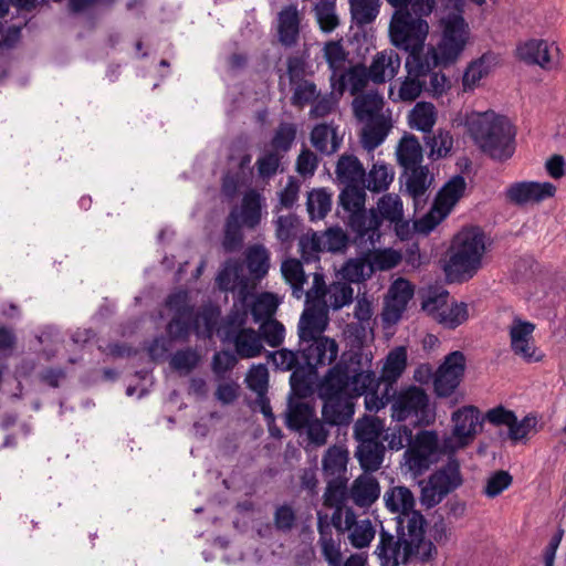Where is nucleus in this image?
Masks as SVG:
<instances>
[{
	"label": "nucleus",
	"mask_w": 566,
	"mask_h": 566,
	"mask_svg": "<svg viewBox=\"0 0 566 566\" xmlns=\"http://www.w3.org/2000/svg\"><path fill=\"white\" fill-rule=\"evenodd\" d=\"M306 207L312 220L323 219L331 211L332 196L323 188L312 190L307 196Z\"/></svg>",
	"instance_id": "51"
},
{
	"label": "nucleus",
	"mask_w": 566,
	"mask_h": 566,
	"mask_svg": "<svg viewBox=\"0 0 566 566\" xmlns=\"http://www.w3.org/2000/svg\"><path fill=\"white\" fill-rule=\"evenodd\" d=\"M406 365L407 352L405 347H398L388 354L380 376L386 387L391 389V385L401 376Z\"/></svg>",
	"instance_id": "38"
},
{
	"label": "nucleus",
	"mask_w": 566,
	"mask_h": 566,
	"mask_svg": "<svg viewBox=\"0 0 566 566\" xmlns=\"http://www.w3.org/2000/svg\"><path fill=\"white\" fill-rule=\"evenodd\" d=\"M354 317L358 322L350 325L352 329L357 337H365L367 328L371 329L373 317L371 303L366 297L357 300Z\"/></svg>",
	"instance_id": "59"
},
{
	"label": "nucleus",
	"mask_w": 566,
	"mask_h": 566,
	"mask_svg": "<svg viewBox=\"0 0 566 566\" xmlns=\"http://www.w3.org/2000/svg\"><path fill=\"white\" fill-rule=\"evenodd\" d=\"M452 421L454 422L453 437L457 441L446 438L442 443L444 453H454L458 449L467 447L483 427L481 412L474 406H467L453 412Z\"/></svg>",
	"instance_id": "9"
},
{
	"label": "nucleus",
	"mask_w": 566,
	"mask_h": 566,
	"mask_svg": "<svg viewBox=\"0 0 566 566\" xmlns=\"http://www.w3.org/2000/svg\"><path fill=\"white\" fill-rule=\"evenodd\" d=\"M462 483L460 463L454 457H449L448 462L434 471L421 488V505L427 509L438 505L448 494L461 486Z\"/></svg>",
	"instance_id": "7"
},
{
	"label": "nucleus",
	"mask_w": 566,
	"mask_h": 566,
	"mask_svg": "<svg viewBox=\"0 0 566 566\" xmlns=\"http://www.w3.org/2000/svg\"><path fill=\"white\" fill-rule=\"evenodd\" d=\"M521 61L527 64H537L543 69H551L552 62L549 56L548 44L543 40H531L516 50Z\"/></svg>",
	"instance_id": "32"
},
{
	"label": "nucleus",
	"mask_w": 566,
	"mask_h": 566,
	"mask_svg": "<svg viewBox=\"0 0 566 566\" xmlns=\"http://www.w3.org/2000/svg\"><path fill=\"white\" fill-rule=\"evenodd\" d=\"M385 424L378 417L364 416L354 426V437L358 444L381 441Z\"/></svg>",
	"instance_id": "37"
},
{
	"label": "nucleus",
	"mask_w": 566,
	"mask_h": 566,
	"mask_svg": "<svg viewBox=\"0 0 566 566\" xmlns=\"http://www.w3.org/2000/svg\"><path fill=\"white\" fill-rule=\"evenodd\" d=\"M397 160L403 169L420 166L422 163V147L415 135H405L397 147Z\"/></svg>",
	"instance_id": "34"
},
{
	"label": "nucleus",
	"mask_w": 566,
	"mask_h": 566,
	"mask_svg": "<svg viewBox=\"0 0 566 566\" xmlns=\"http://www.w3.org/2000/svg\"><path fill=\"white\" fill-rule=\"evenodd\" d=\"M556 187L552 182L521 181L512 184L506 190V199L516 205L538 203L555 196Z\"/></svg>",
	"instance_id": "13"
},
{
	"label": "nucleus",
	"mask_w": 566,
	"mask_h": 566,
	"mask_svg": "<svg viewBox=\"0 0 566 566\" xmlns=\"http://www.w3.org/2000/svg\"><path fill=\"white\" fill-rule=\"evenodd\" d=\"M229 342L233 344L235 354L240 358H253L261 355L264 350L261 336L251 327L239 333Z\"/></svg>",
	"instance_id": "33"
},
{
	"label": "nucleus",
	"mask_w": 566,
	"mask_h": 566,
	"mask_svg": "<svg viewBox=\"0 0 566 566\" xmlns=\"http://www.w3.org/2000/svg\"><path fill=\"white\" fill-rule=\"evenodd\" d=\"M366 120L361 130V145L366 150L373 151L386 139L391 128V123L384 115L373 116Z\"/></svg>",
	"instance_id": "27"
},
{
	"label": "nucleus",
	"mask_w": 566,
	"mask_h": 566,
	"mask_svg": "<svg viewBox=\"0 0 566 566\" xmlns=\"http://www.w3.org/2000/svg\"><path fill=\"white\" fill-rule=\"evenodd\" d=\"M268 360H271L277 369L283 371H293L302 364L301 353L298 349L294 352L287 348H281L276 352L269 353Z\"/></svg>",
	"instance_id": "63"
},
{
	"label": "nucleus",
	"mask_w": 566,
	"mask_h": 566,
	"mask_svg": "<svg viewBox=\"0 0 566 566\" xmlns=\"http://www.w3.org/2000/svg\"><path fill=\"white\" fill-rule=\"evenodd\" d=\"M384 499L388 510L399 513L396 523L401 522L402 525H408L413 514L422 515L421 512L413 509L415 496L407 486L398 485L389 489Z\"/></svg>",
	"instance_id": "18"
},
{
	"label": "nucleus",
	"mask_w": 566,
	"mask_h": 566,
	"mask_svg": "<svg viewBox=\"0 0 566 566\" xmlns=\"http://www.w3.org/2000/svg\"><path fill=\"white\" fill-rule=\"evenodd\" d=\"M390 297L386 301L382 319L387 323L395 324L406 311L408 302L413 295L411 284L403 279H398L394 282L389 290Z\"/></svg>",
	"instance_id": "17"
},
{
	"label": "nucleus",
	"mask_w": 566,
	"mask_h": 566,
	"mask_svg": "<svg viewBox=\"0 0 566 566\" xmlns=\"http://www.w3.org/2000/svg\"><path fill=\"white\" fill-rule=\"evenodd\" d=\"M427 520L423 515L413 514L408 525L396 524V536L381 527L379 543L376 547L381 566H399L407 564L413 556L428 562L437 555L431 541H426Z\"/></svg>",
	"instance_id": "2"
},
{
	"label": "nucleus",
	"mask_w": 566,
	"mask_h": 566,
	"mask_svg": "<svg viewBox=\"0 0 566 566\" xmlns=\"http://www.w3.org/2000/svg\"><path fill=\"white\" fill-rule=\"evenodd\" d=\"M264 197L255 189L248 190L242 198L239 221L243 227L254 230L262 220Z\"/></svg>",
	"instance_id": "26"
},
{
	"label": "nucleus",
	"mask_w": 566,
	"mask_h": 566,
	"mask_svg": "<svg viewBox=\"0 0 566 566\" xmlns=\"http://www.w3.org/2000/svg\"><path fill=\"white\" fill-rule=\"evenodd\" d=\"M302 363L317 369L334 363L338 355V344L327 336L313 337L308 342L298 339Z\"/></svg>",
	"instance_id": "12"
},
{
	"label": "nucleus",
	"mask_w": 566,
	"mask_h": 566,
	"mask_svg": "<svg viewBox=\"0 0 566 566\" xmlns=\"http://www.w3.org/2000/svg\"><path fill=\"white\" fill-rule=\"evenodd\" d=\"M247 266L255 277L266 275L270 268L269 251L261 244L250 247L247 252Z\"/></svg>",
	"instance_id": "50"
},
{
	"label": "nucleus",
	"mask_w": 566,
	"mask_h": 566,
	"mask_svg": "<svg viewBox=\"0 0 566 566\" xmlns=\"http://www.w3.org/2000/svg\"><path fill=\"white\" fill-rule=\"evenodd\" d=\"M279 307L277 297L269 292L260 294L251 305V315L255 323L273 319Z\"/></svg>",
	"instance_id": "48"
},
{
	"label": "nucleus",
	"mask_w": 566,
	"mask_h": 566,
	"mask_svg": "<svg viewBox=\"0 0 566 566\" xmlns=\"http://www.w3.org/2000/svg\"><path fill=\"white\" fill-rule=\"evenodd\" d=\"M413 438L412 430L408 426L397 423L384 431L381 441H386L390 450L398 451L405 447L408 448Z\"/></svg>",
	"instance_id": "53"
},
{
	"label": "nucleus",
	"mask_w": 566,
	"mask_h": 566,
	"mask_svg": "<svg viewBox=\"0 0 566 566\" xmlns=\"http://www.w3.org/2000/svg\"><path fill=\"white\" fill-rule=\"evenodd\" d=\"M469 318L468 304L453 303L450 308H444L439 315L438 323L449 329H454Z\"/></svg>",
	"instance_id": "61"
},
{
	"label": "nucleus",
	"mask_w": 566,
	"mask_h": 566,
	"mask_svg": "<svg viewBox=\"0 0 566 566\" xmlns=\"http://www.w3.org/2000/svg\"><path fill=\"white\" fill-rule=\"evenodd\" d=\"M298 247L301 258L307 263L317 260V253L325 251L322 234L312 230L300 237Z\"/></svg>",
	"instance_id": "56"
},
{
	"label": "nucleus",
	"mask_w": 566,
	"mask_h": 566,
	"mask_svg": "<svg viewBox=\"0 0 566 566\" xmlns=\"http://www.w3.org/2000/svg\"><path fill=\"white\" fill-rule=\"evenodd\" d=\"M242 223L239 221L237 210H231L224 224L222 248L224 252L232 253L241 250L243 245Z\"/></svg>",
	"instance_id": "39"
},
{
	"label": "nucleus",
	"mask_w": 566,
	"mask_h": 566,
	"mask_svg": "<svg viewBox=\"0 0 566 566\" xmlns=\"http://www.w3.org/2000/svg\"><path fill=\"white\" fill-rule=\"evenodd\" d=\"M315 368L302 363L290 376L291 391L289 396L295 398H307L313 394V378L316 376Z\"/></svg>",
	"instance_id": "36"
},
{
	"label": "nucleus",
	"mask_w": 566,
	"mask_h": 566,
	"mask_svg": "<svg viewBox=\"0 0 566 566\" xmlns=\"http://www.w3.org/2000/svg\"><path fill=\"white\" fill-rule=\"evenodd\" d=\"M249 312L248 310L242 307H233L222 319L221 332L223 334L224 339L230 340L239 333L243 332L248 327H245L248 323Z\"/></svg>",
	"instance_id": "45"
},
{
	"label": "nucleus",
	"mask_w": 566,
	"mask_h": 566,
	"mask_svg": "<svg viewBox=\"0 0 566 566\" xmlns=\"http://www.w3.org/2000/svg\"><path fill=\"white\" fill-rule=\"evenodd\" d=\"M258 333L261 336V342L264 340L271 347H279L284 342L285 327L275 318L266 319L260 324Z\"/></svg>",
	"instance_id": "60"
},
{
	"label": "nucleus",
	"mask_w": 566,
	"mask_h": 566,
	"mask_svg": "<svg viewBox=\"0 0 566 566\" xmlns=\"http://www.w3.org/2000/svg\"><path fill=\"white\" fill-rule=\"evenodd\" d=\"M315 17L323 32H332L339 24L334 0H322L315 4Z\"/></svg>",
	"instance_id": "57"
},
{
	"label": "nucleus",
	"mask_w": 566,
	"mask_h": 566,
	"mask_svg": "<svg viewBox=\"0 0 566 566\" xmlns=\"http://www.w3.org/2000/svg\"><path fill=\"white\" fill-rule=\"evenodd\" d=\"M348 452L339 446L329 447L322 459L325 479L347 478Z\"/></svg>",
	"instance_id": "30"
},
{
	"label": "nucleus",
	"mask_w": 566,
	"mask_h": 566,
	"mask_svg": "<svg viewBox=\"0 0 566 566\" xmlns=\"http://www.w3.org/2000/svg\"><path fill=\"white\" fill-rule=\"evenodd\" d=\"M377 212L380 219H387L398 226L402 221V201L398 195L387 193L378 200Z\"/></svg>",
	"instance_id": "52"
},
{
	"label": "nucleus",
	"mask_w": 566,
	"mask_h": 566,
	"mask_svg": "<svg viewBox=\"0 0 566 566\" xmlns=\"http://www.w3.org/2000/svg\"><path fill=\"white\" fill-rule=\"evenodd\" d=\"M400 67V57L394 50L378 52L369 67L371 82L382 84L386 80L392 78Z\"/></svg>",
	"instance_id": "25"
},
{
	"label": "nucleus",
	"mask_w": 566,
	"mask_h": 566,
	"mask_svg": "<svg viewBox=\"0 0 566 566\" xmlns=\"http://www.w3.org/2000/svg\"><path fill=\"white\" fill-rule=\"evenodd\" d=\"M317 531L319 534L318 544L322 556L327 562V565L342 566L343 555L340 552V544L334 541L329 524L323 522L321 515L318 516Z\"/></svg>",
	"instance_id": "31"
},
{
	"label": "nucleus",
	"mask_w": 566,
	"mask_h": 566,
	"mask_svg": "<svg viewBox=\"0 0 566 566\" xmlns=\"http://www.w3.org/2000/svg\"><path fill=\"white\" fill-rule=\"evenodd\" d=\"M335 174L338 181L345 186L365 184V168L360 160L354 155H342L338 158Z\"/></svg>",
	"instance_id": "28"
},
{
	"label": "nucleus",
	"mask_w": 566,
	"mask_h": 566,
	"mask_svg": "<svg viewBox=\"0 0 566 566\" xmlns=\"http://www.w3.org/2000/svg\"><path fill=\"white\" fill-rule=\"evenodd\" d=\"M440 452L444 453L439 446L438 433L420 430L405 451V464L415 476L422 475L437 462Z\"/></svg>",
	"instance_id": "8"
},
{
	"label": "nucleus",
	"mask_w": 566,
	"mask_h": 566,
	"mask_svg": "<svg viewBox=\"0 0 566 566\" xmlns=\"http://www.w3.org/2000/svg\"><path fill=\"white\" fill-rule=\"evenodd\" d=\"M429 14H415L411 9L396 10L392 14L389 35L391 43L408 52L406 69L408 74L424 76L433 66L447 67L453 64L463 52L469 28L462 15L453 14L444 23L443 34L437 46L422 55L429 24L423 19Z\"/></svg>",
	"instance_id": "1"
},
{
	"label": "nucleus",
	"mask_w": 566,
	"mask_h": 566,
	"mask_svg": "<svg viewBox=\"0 0 566 566\" xmlns=\"http://www.w3.org/2000/svg\"><path fill=\"white\" fill-rule=\"evenodd\" d=\"M276 36L285 49L295 48L301 39V15L295 3L285 6L276 17Z\"/></svg>",
	"instance_id": "16"
},
{
	"label": "nucleus",
	"mask_w": 566,
	"mask_h": 566,
	"mask_svg": "<svg viewBox=\"0 0 566 566\" xmlns=\"http://www.w3.org/2000/svg\"><path fill=\"white\" fill-rule=\"evenodd\" d=\"M276 239L287 247L291 245L293 240L297 237L301 227V219L290 213L286 216H279L274 221Z\"/></svg>",
	"instance_id": "47"
},
{
	"label": "nucleus",
	"mask_w": 566,
	"mask_h": 566,
	"mask_svg": "<svg viewBox=\"0 0 566 566\" xmlns=\"http://www.w3.org/2000/svg\"><path fill=\"white\" fill-rule=\"evenodd\" d=\"M319 95L316 84L305 80L293 85V95L291 104L295 107H304L306 104L314 102Z\"/></svg>",
	"instance_id": "64"
},
{
	"label": "nucleus",
	"mask_w": 566,
	"mask_h": 566,
	"mask_svg": "<svg viewBox=\"0 0 566 566\" xmlns=\"http://www.w3.org/2000/svg\"><path fill=\"white\" fill-rule=\"evenodd\" d=\"M380 486L376 478L360 474L349 489V497L359 507L371 506L379 497Z\"/></svg>",
	"instance_id": "24"
},
{
	"label": "nucleus",
	"mask_w": 566,
	"mask_h": 566,
	"mask_svg": "<svg viewBox=\"0 0 566 566\" xmlns=\"http://www.w3.org/2000/svg\"><path fill=\"white\" fill-rule=\"evenodd\" d=\"M304 398L287 397L285 410V426L293 431L301 432L316 416L312 403L303 401Z\"/></svg>",
	"instance_id": "21"
},
{
	"label": "nucleus",
	"mask_w": 566,
	"mask_h": 566,
	"mask_svg": "<svg viewBox=\"0 0 566 566\" xmlns=\"http://www.w3.org/2000/svg\"><path fill=\"white\" fill-rule=\"evenodd\" d=\"M381 379L376 377L373 370H354L349 380V392L353 398L365 395L374 389H379Z\"/></svg>",
	"instance_id": "44"
},
{
	"label": "nucleus",
	"mask_w": 566,
	"mask_h": 566,
	"mask_svg": "<svg viewBox=\"0 0 566 566\" xmlns=\"http://www.w3.org/2000/svg\"><path fill=\"white\" fill-rule=\"evenodd\" d=\"M423 142L430 149L428 156L431 159L447 157L453 146V137L448 130L439 129L437 133L424 135Z\"/></svg>",
	"instance_id": "42"
},
{
	"label": "nucleus",
	"mask_w": 566,
	"mask_h": 566,
	"mask_svg": "<svg viewBox=\"0 0 566 566\" xmlns=\"http://www.w3.org/2000/svg\"><path fill=\"white\" fill-rule=\"evenodd\" d=\"M328 325L327 313L323 308H305L298 321V339L308 342L313 337L324 336Z\"/></svg>",
	"instance_id": "20"
},
{
	"label": "nucleus",
	"mask_w": 566,
	"mask_h": 566,
	"mask_svg": "<svg viewBox=\"0 0 566 566\" xmlns=\"http://www.w3.org/2000/svg\"><path fill=\"white\" fill-rule=\"evenodd\" d=\"M353 107L359 120L369 119L373 116L380 115L382 98L377 93L363 94L354 99Z\"/></svg>",
	"instance_id": "49"
},
{
	"label": "nucleus",
	"mask_w": 566,
	"mask_h": 566,
	"mask_svg": "<svg viewBox=\"0 0 566 566\" xmlns=\"http://www.w3.org/2000/svg\"><path fill=\"white\" fill-rule=\"evenodd\" d=\"M352 20L358 27H365L375 21L379 13V0H348Z\"/></svg>",
	"instance_id": "41"
},
{
	"label": "nucleus",
	"mask_w": 566,
	"mask_h": 566,
	"mask_svg": "<svg viewBox=\"0 0 566 566\" xmlns=\"http://www.w3.org/2000/svg\"><path fill=\"white\" fill-rule=\"evenodd\" d=\"M485 252L484 234L478 229L459 232L451 247V255L446 271L465 279L472 277L481 268Z\"/></svg>",
	"instance_id": "5"
},
{
	"label": "nucleus",
	"mask_w": 566,
	"mask_h": 566,
	"mask_svg": "<svg viewBox=\"0 0 566 566\" xmlns=\"http://www.w3.org/2000/svg\"><path fill=\"white\" fill-rule=\"evenodd\" d=\"M327 485L324 493V505L327 507L344 506L349 497L347 488L348 478L326 479Z\"/></svg>",
	"instance_id": "46"
},
{
	"label": "nucleus",
	"mask_w": 566,
	"mask_h": 566,
	"mask_svg": "<svg viewBox=\"0 0 566 566\" xmlns=\"http://www.w3.org/2000/svg\"><path fill=\"white\" fill-rule=\"evenodd\" d=\"M405 176L406 193L413 199L416 205L420 201H424V196L434 180L429 168L420 165L410 169H405Z\"/></svg>",
	"instance_id": "23"
},
{
	"label": "nucleus",
	"mask_w": 566,
	"mask_h": 566,
	"mask_svg": "<svg viewBox=\"0 0 566 566\" xmlns=\"http://www.w3.org/2000/svg\"><path fill=\"white\" fill-rule=\"evenodd\" d=\"M349 380L348 365L342 361L335 364L318 384V397L322 400H332L338 397L352 396L349 392Z\"/></svg>",
	"instance_id": "14"
},
{
	"label": "nucleus",
	"mask_w": 566,
	"mask_h": 566,
	"mask_svg": "<svg viewBox=\"0 0 566 566\" xmlns=\"http://www.w3.org/2000/svg\"><path fill=\"white\" fill-rule=\"evenodd\" d=\"M467 182L463 176H453L438 192L434 209L444 218L463 197Z\"/></svg>",
	"instance_id": "22"
},
{
	"label": "nucleus",
	"mask_w": 566,
	"mask_h": 566,
	"mask_svg": "<svg viewBox=\"0 0 566 566\" xmlns=\"http://www.w3.org/2000/svg\"><path fill=\"white\" fill-rule=\"evenodd\" d=\"M364 185L345 186L339 195V206L347 212V224L358 239L368 237L374 241V237H380L379 228L381 219L376 209L366 210V192Z\"/></svg>",
	"instance_id": "4"
},
{
	"label": "nucleus",
	"mask_w": 566,
	"mask_h": 566,
	"mask_svg": "<svg viewBox=\"0 0 566 566\" xmlns=\"http://www.w3.org/2000/svg\"><path fill=\"white\" fill-rule=\"evenodd\" d=\"M220 318L217 306L205 305L200 310H182L174 313L167 324V334L171 340L187 342L191 332L198 337L211 338Z\"/></svg>",
	"instance_id": "6"
},
{
	"label": "nucleus",
	"mask_w": 566,
	"mask_h": 566,
	"mask_svg": "<svg viewBox=\"0 0 566 566\" xmlns=\"http://www.w3.org/2000/svg\"><path fill=\"white\" fill-rule=\"evenodd\" d=\"M465 127L479 149L492 159L504 161L515 151V129L506 116L492 111L471 113Z\"/></svg>",
	"instance_id": "3"
},
{
	"label": "nucleus",
	"mask_w": 566,
	"mask_h": 566,
	"mask_svg": "<svg viewBox=\"0 0 566 566\" xmlns=\"http://www.w3.org/2000/svg\"><path fill=\"white\" fill-rule=\"evenodd\" d=\"M311 143L321 154L332 155L339 149L342 138L338 137L335 127L331 124L322 123L313 127L311 132Z\"/></svg>",
	"instance_id": "29"
},
{
	"label": "nucleus",
	"mask_w": 566,
	"mask_h": 566,
	"mask_svg": "<svg viewBox=\"0 0 566 566\" xmlns=\"http://www.w3.org/2000/svg\"><path fill=\"white\" fill-rule=\"evenodd\" d=\"M394 169L384 163H376L365 177L364 186L371 192L378 193L389 188L394 180Z\"/></svg>",
	"instance_id": "40"
},
{
	"label": "nucleus",
	"mask_w": 566,
	"mask_h": 566,
	"mask_svg": "<svg viewBox=\"0 0 566 566\" xmlns=\"http://www.w3.org/2000/svg\"><path fill=\"white\" fill-rule=\"evenodd\" d=\"M216 283L219 290L224 292H233L238 285L245 286L244 279L240 275L237 264L227 263L218 273Z\"/></svg>",
	"instance_id": "62"
},
{
	"label": "nucleus",
	"mask_w": 566,
	"mask_h": 566,
	"mask_svg": "<svg viewBox=\"0 0 566 566\" xmlns=\"http://www.w3.org/2000/svg\"><path fill=\"white\" fill-rule=\"evenodd\" d=\"M436 124L434 106L430 103H418L411 112L412 127L423 132L426 135L432 133Z\"/></svg>",
	"instance_id": "54"
},
{
	"label": "nucleus",
	"mask_w": 566,
	"mask_h": 566,
	"mask_svg": "<svg viewBox=\"0 0 566 566\" xmlns=\"http://www.w3.org/2000/svg\"><path fill=\"white\" fill-rule=\"evenodd\" d=\"M373 272L374 265L366 256L349 259L340 270L343 279L352 283L365 281Z\"/></svg>",
	"instance_id": "43"
},
{
	"label": "nucleus",
	"mask_w": 566,
	"mask_h": 566,
	"mask_svg": "<svg viewBox=\"0 0 566 566\" xmlns=\"http://www.w3.org/2000/svg\"><path fill=\"white\" fill-rule=\"evenodd\" d=\"M464 370L465 357L462 352L455 350L447 355L443 364L438 368L433 380L437 396H451L460 385Z\"/></svg>",
	"instance_id": "11"
},
{
	"label": "nucleus",
	"mask_w": 566,
	"mask_h": 566,
	"mask_svg": "<svg viewBox=\"0 0 566 566\" xmlns=\"http://www.w3.org/2000/svg\"><path fill=\"white\" fill-rule=\"evenodd\" d=\"M385 450L382 441H374L358 444L355 455L365 472H375L382 464Z\"/></svg>",
	"instance_id": "35"
},
{
	"label": "nucleus",
	"mask_w": 566,
	"mask_h": 566,
	"mask_svg": "<svg viewBox=\"0 0 566 566\" xmlns=\"http://www.w3.org/2000/svg\"><path fill=\"white\" fill-rule=\"evenodd\" d=\"M296 137V126L293 123H281L271 139V147L276 153H287Z\"/></svg>",
	"instance_id": "58"
},
{
	"label": "nucleus",
	"mask_w": 566,
	"mask_h": 566,
	"mask_svg": "<svg viewBox=\"0 0 566 566\" xmlns=\"http://www.w3.org/2000/svg\"><path fill=\"white\" fill-rule=\"evenodd\" d=\"M534 329V324L520 318H515L510 328L511 348L515 355L526 361H539L543 358V355L537 354V349L534 346L532 337Z\"/></svg>",
	"instance_id": "15"
},
{
	"label": "nucleus",
	"mask_w": 566,
	"mask_h": 566,
	"mask_svg": "<svg viewBox=\"0 0 566 566\" xmlns=\"http://www.w3.org/2000/svg\"><path fill=\"white\" fill-rule=\"evenodd\" d=\"M428 411L429 397L424 389L415 385L400 390L392 403V418L398 422L410 417L423 420L427 418Z\"/></svg>",
	"instance_id": "10"
},
{
	"label": "nucleus",
	"mask_w": 566,
	"mask_h": 566,
	"mask_svg": "<svg viewBox=\"0 0 566 566\" xmlns=\"http://www.w3.org/2000/svg\"><path fill=\"white\" fill-rule=\"evenodd\" d=\"M353 396L323 400L322 417L332 427L348 426L354 417L355 403Z\"/></svg>",
	"instance_id": "19"
},
{
	"label": "nucleus",
	"mask_w": 566,
	"mask_h": 566,
	"mask_svg": "<svg viewBox=\"0 0 566 566\" xmlns=\"http://www.w3.org/2000/svg\"><path fill=\"white\" fill-rule=\"evenodd\" d=\"M449 292L442 287H434L428 291L427 296L422 300V310L438 321L439 315L446 308L448 303Z\"/></svg>",
	"instance_id": "55"
}]
</instances>
